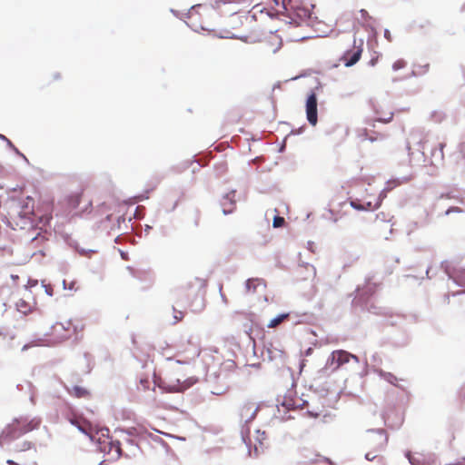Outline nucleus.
I'll return each mask as SVG.
<instances>
[{
    "label": "nucleus",
    "mask_w": 465,
    "mask_h": 465,
    "mask_svg": "<svg viewBox=\"0 0 465 465\" xmlns=\"http://www.w3.org/2000/svg\"><path fill=\"white\" fill-rule=\"evenodd\" d=\"M278 13L262 4L255 5L248 13L232 19L234 37L245 42H258L267 31L266 24Z\"/></svg>",
    "instance_id": "f257e3e1"
},
{
    "label": "nucleus",
    "mask_w": 465,
    "mask_h": 465,
    "mask_svg": "<svg viewBox=\"0 0 465 465\" xmlns=\"http://www.w3.org/2000/svg\"><path fill=\"white\" fill-rule=\"evenodd\" d=\"M9 223L14 229L27 230L35 228V202L30 196L21 200H13L10 203L8 212Z\"/></svg>",
    "instance_id": "f03ea898"
},
{
    "label": "nucleus",
    "mask_w": 465,
    "mask_h": 465,
    "mask_svg": "<svg viewBox=\"0 0 465 465\" xmlns=\"http://www.w3.org/2000/svg\"><path fill=\"white\" fill-rule=\"evenodd\" d=\"M197 382L193 376L183 373L180 368H173L163 378L154 376L153 383L165 392H181Z\"/></svg>",
    "instance_id": "7ed1b4c3"
},
{
    "label": "nucleus",
    "mask_w": 465,
    "mask_h": 465,
    "mask_svg": "<svg viewBox=\"0 0 465 465\" xmlns=\"http://www.w3.org/2000/svg\"><path fill=\"white\" fill-rule=\"evenodd\" d=\"M32 230H37L38 232L25 243V250L27 255L32 258L36 257L41 259L45 256V252L47 250L48 238L46 236V232L43 230L42 226L33 228Z\"/></svg>",
    "instance_id": "20e7f679"
},
{
    "label": "nucleus",
    "mask_w": 465,
    "mask_h": 465,
    "mask_svg": "<svg viewBox=\"0 0 465 465\" xmlns=\"http://www.w3.org/2000/svg\"><path fill=\"white\" fill-rule=\"evenodd\" d=\"M76 332V328L72 321L56 322L51 327L46 342L55 344L72 338Z\"/></svg>",
    "instance_id": "39448f33"
},
{
    "label": "nucleus",
    "mask_w": 465,
    "mask_h": 465,
    "mask_svg": "<svg viewBox=\"0 0 465 465\" xmlns=\"http://www.w3.org/2000/svg\"><path fill=\"white\" fill-rule=\"evenodd\" d=\"M53 209V201L44 200L39 203L36 210H35V218L36 223L35 224V228L41 226L44 228L50 223L52 219Z\"/></svg>",
    "instance_id": "423d86ee"
},
{
    "label": "nucleus",
    "mask_w": 465,
    "mask_h": 465,
    "mask_svg": "<svg viewBox=\"0 0 465 465\" xmlns=\"http://www.w3.org/2000/svg\"><path fill=\"white\" fill-rule=\"evenodd\" d=\"M388 441V437L384 433L383 430H380L379 432L370 435L367 439V444L369 447L372 448L374 451H369L365 454L366 460L371 461L376 458H379L375 452H378L384 449Z\"/></svg>",
    "instance_id": "0eeeda50"
},
{
    "label": "nucleus",
    "mask_w": 465,
    "mask_h": 465,
    "mask_svg": "<svg viewBox=\"0 0 465 465\" xmlns=\"http://www.w3.org/2000/svg\"><path fill=\"white\" fill-rule=\"evenodd\" d=\"M351 359L358 360L357 356L346 351L337 350L331 352L327 361V366H329L332 371H336L343 364L348 363Z\"/></svg>",
    "instance_id": "6e6552de"
},
{
    "label": "nucleus",
    "mask_w": 465,
    "mask_h": 465,
    "mask_svg": "<svg viewBox=\"0 0 465 465\" xmlns=\"http://www.w3.org/2000/svg\"><path fill=\"white\" fill-rule=\"evenodd\" d=\"M100 450L108 455L109 460H116L122 456V449L119 441L109 438L99 442Z\"/></svg>",
    "instance_id": "1a4fd4ad"
},
{
    "label": "nucleus",
    "mask_w": 465,
    "mask_h": 465,
    "mask_svg": "<svg viewBox=\"0 0 465 465\" xmlns=\"http://www.w3.org/2000/svg\"><path fill=\"white\" fill-rule=\"evenodd\" d=\"M362 41H361L359 45H356V42H354L353 48L344 53V54L341 57V60L343 61L345 66H351L360 60L362 54Z\"/></svg>",
    "instance_id": "9d476101"
},
{
    "label": "nucleus",
    "mask_w": 465,
    "mask_h": 465,
    "mask_svg": "<svg viewBox=\"0 0 465 465\" xmlns=\"http://www.w3.org/2000/svg\"><path fill=\"white\" fill-rule=\"evenodd\" d=\"M69 421L73 425L76 426L80 431H82L83 433L88 435L92 440H94V438H95V435H94L95 430H94V428L93 427V425L89 421H87L86 420H84L82 417H77V416H74L72 418H69Z\"/></svg>",
    "instance_id": "9b49d317"
},
{
    "label": "nucleus",
    "mask_w": 465,
    "mask_h": 465,
    "mask_svg": "<svg viewBox=\"0 0 465 465\" xmlns=\"http://www.w3.org/2000/svg\"><path fill=\"white\" fill-rule=\"evenodd\" d=\"M306 115L307 120L312 125H316L318 122L317 117V97L314 93H312L306 101Z\"/></svg>",
    "instance_id": "f8f14e48"
},
{
    "label": "nucleus",
    "mask_w": 465,
    "mask_h": 465,
    "mask_svg": "<svg viewBox=\"0 0 465 465\" xmlns=\"http://www.w3.org/2000/svg\"><path fill=\"white\" fill-rule=\"evenodd\" d=\"M258 411L259 406L256 402L247 401L241 407L240 414L245 422H250L255 419Z\"/></svg>",
    "instance_id": "ddd939ff"
},
{
    "label": "nucleus",
    "mask_w": 465,
    "mask_h": 465,
    "mask_svg": "<svg viewBox=\"0 0 465 465\" xmlns=\"http://www.w3.org/2000/svg\"><path fill=\"white\" fill-rule=\"evenodd\" d=\"M31 428L22 430L21 423L19 420H14L12 423H10L5 430L3 431L2 437L3 438H9L14 439L21 436L25 432L30 430Z\"/></svg>",
    "instance_id": "4468645a"
},
{
    "label": "nucleus",
    "mask_w": 465,
    "mask_h": 465,
    "mask_svg": "<svg viewBox=\"0 0 465 465\" xmlns=\"http://www.w3.org/2000/svg\"><path fill=\"white\" fill-rule=\"evenodd\" d=\"M408 459L412 465H433L434 463L433 457L420 452L408 454Z\"/></svg>",
    "instance_id": "2eb2a0df"
},
{
    "label": "nucleus",
    "mask_w": 465,
    "mask_h": 465,
    "mask_svg": "<svg viewBox=\"0 0 465 465\" xmlns=\"http://www.w3.org/2000/svg\"><path fill=\"white\" fill-rule=\"evenodd\" d=\"M235 192H230L222 200V207L224 214L231 213L235 207Z\"/></svg>",
    "instance_id": "dca6fc26"
},
{
    "label": "nucleus",
    "mask_w": 465,
    "mask_h": 465,
    "mask_svg": "<svg viewBox=\"0 0 465 465\" xmlns=\"http://www.w3.org/2000/svg\"><path fill=\"white\" fill-rule=\"evenodd\" d=\"M430 63L428 61H422L414 64L413 74L416 75H422L427 74L430 71Z\"/></svg>",
    "instance_id": "f3484780"
},
{
    "label": "nucleus",
    "mask_w": 465,
    "mask_h": 465,
    "mask_svg": "<svg viewBox=\"0 0 465 465\" xmlns=\"http://www.w3.org/2000/svg\"><path fill=\"white\" fill-rule=\"evenodd\" d=\"M289 318V313H282L278 315L277 317L272 319L267 324L268 328H275L280 325L284 320Z\"/></svg>",
    "instance_id": "a211bd4d"
},
{
    "label": "nucleus",
    "mask_w": 465,
    "mask_h": 465,
    "mask_svg": "<svg viewBox=\"0 0 465 465\" xmlns=\"http://www.w3.org/2000/svg\"><path fill=\"white\" fill-rule=\"evenodd\" d=\"M71 394L77 398H85L89 395V391L80 386H74L71 390Z\"/></svg>",
    "instance_id": "6ab92c4d"
},
{
    "label": "nucleus",
    "mask_w": 465,
    "mask_h": 465,
    "mask_svg": "<svg viewBox=\"0 0 465 465\" xmlns=\"http://www.w3.org/2000/svg\"><path fill=\"white\" fill-rule=\"evenodd\" d=\"M430 25L429 20H418L415 21L412 25V28L415 31H423Z\"/></svg>",
    "instance_id": "aec40b11"
},
{
    "label": "nucleus",
    "mask_w": 465,
    "mask_h": 465,
    "mask_svg": "<svg viewBox=\"0 0 465 465\" xmlns=\"http://www.w3.org/2000/svg\"><path fill=\"white\" fill-rule=\"evenodd\" d=\"M262 282L259 279H249L246 282V289L249 292H254L256 290V287L261 284Z\"/></svg>",
    "instance_id": "412c9836"
},
{
    "label": "nucleus",
    "mask_w": 465,
    "mask_h": 465,
    "mask_svg": "<svg viewBox=\"0 0 465 465\" xmlns=\"http://www.w3.org/2000/svg\"><path fill=\"white\" fill-rule=\"evenodd\" d=\"M438 146H439V150L438 151H436V150L433 151L431 153V156L435 157V158H437L439 160H443L444 159V152H443V150H444V148L446 146V143H440Z\"/></svg>",
    "instance_id": "4be33fe9"
},
{
    "label": "nucleus",
    "mask_w": 465,
    "mask_h": 465,
    "mask_svg": "<svg viewBox=\"0 0 465 465\" xmlns=\"http://www.w3.org/2000/svg\"><path fill=\"white\" fill-rule=\"evenodd\" d=\"M16 307H17V310L24 314H26L30 311V308H31L30 304L22 299L16 302Z\"/></svg>",
    "instance_id": "5701e85b"
},
{
    "label": "nucleus",
    "mask_w": 465,
    "mask_h": 465,
    "mask_svg": "<svg viewBox=\"0 0 465 465\" xmlns=\"http://www.w3.org/2000/svg\"><path fill=\"white\" fill-rule=\"evenodd\" d=\"M82 197H83V193L72 195L69 200L70 205L74 208L78 207Z\"/></svg>",
    "instance_id": "b1692460"
},
{
    "label": "nucleus",
    "mask_w": 465,
    "mask_h": 465,
    "mask_svg": "<svg viewBox=\"0 0 465 465\" xmlns=\"http://www.w3.org/2000/svg\"><path fill=\"white\" fill-rule=\"evenodd\" d=\"M188 343L192 344V353H191V358H195V357H198L201 353V348H200V345L197 344V343H194L191 340L188 341Z\"/></svg>",
    "instance_id": "393cba45"
},
{
    "label": "nucleus",
    "mask_w": 465,
    "mask_h": 465,
    "mask_svg": "<svg viewBox=\"0 0 465 465\" xmlns=\"http://www.w3.org/2000/svg\"><path fill=\"white\" fill-rule=\"evenodd\" d=\"M392 117H393V113L392 112H388L387 114H381L377 118V121H379L381 123L387 124V123H389V122H391L392 120Z\"/></svg>",
    "instance_id": "a878e982"
},
{
    "label": "nucleus",
    "mask_w": 465,
    "mask_h": 465,
    "mask_svg": "<svg viewBox=\"0 0 465 465\" xmlns=\"http://www.w3.org/2000/svg\"><path fill=\"white\" fill-rule=\"evenodd\" d=\"M407 63L403 59H399L395 61L392 64V69L394 71L401 70L406 66Z\"/></svg>",
    "instance_id": "bb28decb"
},
{
    "label": "nucleus",
    "mask_w": 465,
    "mask_h": 465,
    "mask_svg": "<svg viewBox=\"0 0 465 465\" xmlns=\"http://www.w3.org/2000/svg\"><path fill=\"white\" fill-rule=\"evenodd\" d=\"M284 218L283 217H281V216H275L274 219H273V226L275 228H278V227H281L283 225L284 223Z\"/></svg>",
    "instance_id": "cd10ccee"
},
{
    "label": "nucleus",
    "mask_w": 465,
    "mask_h": 465,
    "mask_svg": "<svg viewBox=\"0 0 465 465\" xmlns=\"http://www.w3.org/2000/svg\"><path fill=\"white\" fill-rule=\"evenodd\" d=\"M173 318L175 319V322H180L183 320V312H181V311H176L174 308H173Z\"/></svg>",
    "instance_id": "c85d7f7f"
},
{
    "label": "nucleus",
    "mask_w": 465,
    "mask_h": 465,
    "mask_svg": "<svg viewBox=\"0 0 465 465\" xmlns=\"http://www.w3.org/2000/svg\"><path fill=\"white\" fill-rule=\"evenodd\" d=\"M139 383H140L142 390L146 391L149 389L150 382H149L148 379H146V378L141 379Z\"/></svg>",
    "instance_id": "c756f323"
},
{
    "label": "nucleus",
    "mask_w": 465,
    "mask_h": 465,
    "mask_svg": "<svg viewBox=\"0 0 465 465\" xmlns=\"http://www.w3.org/2000/svg\"><path fill=\"white\" fill-rule=\"evenodd\" d=\"M384 378L386 379V381H388L389 382L392 383V384H395V381H397V378L392 375L391 373H386L384 375Z\"/></svg>",
    "instance_id": "7c9ffc66"
},
{
    "label": "nucleus",
    "mask_w": 465,
    "mask_h": 465,
    "mask_svg": "<svg viewBox=\"0 0 465 465\" xmlns=\"http://www.w3.org/2000/svg\"><path fill=\"white\" fill-rule=\"evenodd\" d=\"M351 207H353L354 209H356V210H360V211H361V210H365V209H366L364 205L360 204V203H356V202H354V201H351Z\"/></svg>",
    "instance_id": "2f4dec72"
},
{
    "label": "nucleus",
    "mask_w": 465,
    "mask_h": 465,
    "mask_svg": "<svg viewBox=\"0 0 465 465\" xmlns=\"http://www.w3.org/2000/svg\"><path fill=\"white\" fill-rule=\"evenodd\" d=\"M381 205V203L380 202H377L373 206L371 204V202L367 203L366 206H365V210H371V209H376L378 208L379 206Z\"/></svg>",
    "instance_id": "473e14b6"
},
{
    "label": "nucleus",
    "mask_w": 465,
    "mask_h": 465,
    "mask_svg": "<svg viewBox=\"0 0 465 465\" xmlns=\"http://www.w3.org/2000/svg\"><path fill=\"white\" fill-rule=\"evenodd\" d=\"M60 79H61V74L59 73H55V74H52V78H51L50 82H54V81L60 80Z\"/></svg>",
    "instance_id": "72a5a7b5"
},
{
    "label": "nucleus",
    "mask_w": 465,
    "mask_h": 465,
    "mask_svg": "<svg viewBox=\"0 0 465 465\" xmlns=\"http://www.w3.org/2000/svg\"><path fill=\"white\" fill-rule=\"evenodd\" d=\"M360 14H361L362 19H364V20H367V18L369 17L368 12L364 9L360 10Z\"/></svg>",
    "instance_id": "f704fd0d"
},
{
    "label": "nucleus",
    "mask_w": 465,
    "mask_h": 465,
    "mask_svg": "<svg viewBox=\"0 0 465 465\" xmlns=\"http://www.w3.org/2000/svg\"><path fill=\"white\" fill-rule=\"evenodd\" d=\"M1 137H2L3 139H5V140L7 142V143H8V145H9L10 147L14 148V149L17 152V150L15 148V146L13 145V143H11V141H10V140H8V139H7L5 136H4V135H1Z\"/></svg>",
    "instance_id": "c9c22d12"
},
{
    "label": "nucleus",
    "mask_w": 465,
    "mask_h": 465,
    "mask_svg": "<svg viewBox=\"0 0 465 465\" xmlns=\"http://www.w3.org/2000/svg\"><path fill=\"white\" fill-rule=\"evenodd\" d=\"M376 62H377V58H372V59L370 61V64H371V65H374V64H376Z\"/></svg>",
    "instance_id": "e433bc0d"
},
{
    "label": "nucleus",
    "mask_w": 465,
    "mask_h": 465,
    "mask_svg": "<svg viewBox=\"0 0 465 465\" xmlns=\"http://www.w3.org/2000/svg\"><path fill=\"white\" fill-rule=\"evenodd\" d=\"M11 277L15 282L19 279L18 275H11Z\"/></svg>",
    "instance_id": "4c0bfd02"
},
{
    "label": "nucleus",
    "mask_w": 465,
    "mask_h": 465,
    "mask_svg": "<svg viewBox=\"0 0 465 465\" xmlns=\"http://www.w3.org/2000/svg\"><path fill=\"white\" fill-rule=\"evenodd\" d=\"M311 416L314 417V418H317L319 416L318 413H312V412H309Z\"/></svg>",
    "instance_id": "58836bf2"
},
{
    "label": "nucleus",
    "mask_w": 465,
    "mask_h": 465,
    "mask_svg": "<svg viewBox=\"0 0 465 465\" xmlns=\"http://www.w3.org/2000/svg\"><path fill=\"white\" fill-rule=\"evenodd\" d=\"M450 211H459V208H452L447 211V213H450Z\"/></svg>",
    "instance_id": "ea45409f"
},
{
    "label": "nucleus",
    "mask_w": 465,
    "mask_h": 465,
    "mask_svg": "<svg viewBox=\"0 0 465 465\" xmlns=\"http://www.w3.org/2000/svg\"><path fill=\"white\" fill-rule=\"evenodd\" d=\"M7 463L10 465H15V463L13 460H7Z\"/></svg>",
    "instance_id": "a19ab883"
},
{
    "label": "nucleus",
    "mask_w": 465,
    "mask_h": 465,
    "mask_svg": "<svg viewBox=\"0 0 465 465\" xmlns=\"http://www.w3.org/2000/svg\"><path fill=\"white\" fill-rule=\"evenodd\" d=\"M272 1H273V3H274L276 5H279V1H278V0H272Z\"/></svg>",
    "instance_id": "79ce46f5"
},
{
    "label": "nucleus",
    "mask_w": 465,
    "mask_h": 465,
    "mask_svg": "<svg viewBox=\"0 0 465 465\" xmlns=\"http://www.w3.org/2000/svg\"><path fill=\"white\" fill-rule=\"evenodd\" d=\"M280 45H281V43L279 42L278 43V47L276 49H274L273 52H275L280 47Z\"/></svg>",
    "instance_id": "37998d69"
},
{
    "label": "nucleus",
    "mask_w": 465,
    "mask_h": 465,
    "mask_svg": "<svg viewBox=\"0 0 465 465\" xmlns=\"http://www.w3.org/2000/svg\"><path fill=\"white\" fill-rule=\"evenodd\" d=\"M369 140H370V141H371V142H373L375 139H374L373 137H371V136H370V137H369Z\"/></svg>",
    "instance_id": "c03bdc74"
},
{
    "label": "nucleus",
    "mask_w": 465,
    "mask_h": 465,
    "mask_svg": "<svg viewBox=\"0 0 465 465\" xmlns=\"http://www.w3.org/2000/svg\"><path fill=\"white\" fill-rule=\"evenodd\" d=\"M325 461L328 462V463H331L329 459H325Z\"/></svg>",
    "instance_id": "a18cd8bd"
},
{
    "label": "nucleus",
    "mask_w": 465,
    "mask_h": 465,
    "mask_svg": "<svg viewBox=\"0 0 465 465\" xmlns=\"http://www.w3.org/2000/svg\"><path fill=\"white\" fill-rule=\"evenodd\" d=\"M27 347V345H24L23 350H25Z\"/></svg>",
    "instance_id": "49530a36"
}]
</instances>
